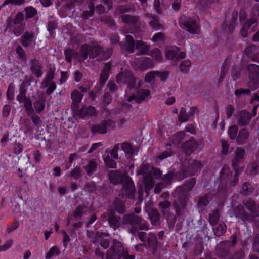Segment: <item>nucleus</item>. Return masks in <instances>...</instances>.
<instances>
[{
	"label": "nucleus",
	"instance_id": "f257e3e1",
	"mask_svg": "<svg viewBox=\"0 0 259 259\" xmlns=\"http://www.w3.org/2000/svg\"><path fill=\"white\" fill-rule=\"evenodd\" d=\"M181 27L187 30L189 33L194 34H199L201 33V28L197 22L192 19L186 20L181 18L180 20Z\"/></svg>",
	"mask_w": 259,
	"mask_h": 259
},
{
	"label": "nucleus",
	"instance_id": "f03ea898",
	"mask_svg": "<svg viewBox=\"0 0 259 259\" xmlns=\"http://www.w3.org/2000/svg\"><path fill=\"white\" fill-rule=\"evenodd\" d=\"M165 55L167 58L171 60L176 58L177 60L185 58L186 53L184 52H179V49L176 46H172L166 49Z\"/></svg>",
	"mask_w": 259,
	"mask_h": 259
},
{
	"label": "nucleus",
	"instance_id": "7ed1b4c3",
	"mask_svg": "<svg viewBox=\"0 0 259 259\" xmlns=\"http://www.w3.org/2000/svg\"><path fill=\"white\" fill-rule=\"evenodd\" d=\"M23 20V15L21 13H18L14 20L8 21L10 26H12L13 28L16 27L18 29V30L15 29L14 31L15 35L17 36L20 35L23 31V26L21 24Z\"/></svg>",
	"mask_w": 259,
	"mask_h": 259
},
{
	"label": "nucleus",
	"instance_id": "20e7f679",
	"mask_svg": "<svg viewBox=\"0 0 259 259\" xmlns=\"http://www.w3.org/2000/svg\"><path fill=\"white\" fill-rule=\"evenodd\" d=\"M114 123L111 120H108L102 122L101 124L94 126L92 131L101 134L106 133L108 130L113 128Z\"/></svg>",
	"mask_w": 259,
	"mask_h": 259
},
{
	"label": "nucleus",
	"instance_id": "39448f33",
	"mask_svg": "<svg viewBox=\"0 0 259 259\" xmlns=\"http://www.w3.org/2000/svg\"><path fill=\"white\" fill-rule=\"evenodd\" d=\"M95 114V109L92 107H84L78 112V115L80 117H83L86 115H94Z\"/></svg>",
	"mask_w": 259,
	"mask_h": 259
},
{
	"label": "nucleus",
	"instance_id": "423d86ee",
	"mask_svg": "<svg viewBox=\"0 0 259 259\" xmlns=\"http://www.w3.org/2000/svg\"><path fill=\"white\" fill-rule=\"evenodd\" d=\"M149 96V91L143 89L137 93V95L135 98V99L137 102H140L148 98Z\"/></svg>",
	"mask_w": 259,
	"mask_h": 259
},
{
	"label": "nucleus",
	"instance_id": "0eeeda50",
	"mask_svg": "<svg viewBox=\"0 0 259 259\" xmlns=\"http://www.w3.org/2000/svg\"><path fill=\"white\" fill-rule=\"evenodd\" d=\"M35 38L32 34H26L24 36L22 44L24 47L33 46L34 44Z\"/></svg>",
	"mask_w": 259,
	"mask_h": 259
},
{
	"label": "nucleus",
	"instance_id": "6e6552de",
	"mask_svg": "<svg viewBox=\"0 0 259 259\" xmlns=\"http://www.w3.org/2000/svg\"><path fill=\"white\" fill-rule=\"evenodd\" d=\"M71 96L73 101L72 107L73 108V110H74L75 108V104L81 102L82 100V95L80 93V92L75 90L72 92Z\"/></svg>",
	"mask_w": 259,
	"mask_h": 259
},
{
	"label": "nucleus",
	"instance_id": "1a4fd4ad",
	"mask_svg": "<svg viewBox=\"0 0 259 259\" xmlns=\"http://www.w3.org/2000/svg\"><path fill=\"white\" fill-rule=\"evenodd\" d=\"M122 183L124 189H132L134 188V184L131 178L128 176H125L122 179Z\"/></svg>",
	"mask_w": 259,
	"mask_h": 259
},
{
	"label": "nucleus",
	"instance_id": "9d476101",
	"mask_svg": "<svg viewBox=\"0 0 259 259\" xmlns=\"http://www.w3.org/2000/svg\"><path fill=\"white\" fill-rule=\"evenodd\" d=\"M136 48L139 51L140 54H145L147 53L148 47L143 42L137 41Z\"/></svg>",
	"mask_w": 259,
	"mask_h": 259
},
{
	"label": "nucleus",
	"instance_id": "9b49d317",
	"mask_svg": "<svg viewBox=\"0 0 259 259\" xmlns=\"http://www.w3.org/2000/svg\"><path fill=\"white\" fill-rule=\"evenodd\" d=\"M191 63L189 60H185L182 61L179 66V69L182 72H186L189 70Z\"/></svg>",
	"mask_w": 259,
	"mask_h": 259
},
{
	"label": "nucleus",
	"instance_id": "f8f14e48",
	"mask_svg": "<svg viewBox=\"0 0 259 259\" xmlns=\"http://www.w3.org/2000/svg\"><path fill=\"white\" fill-rule=\"evenodd\" d=\"M103 156L105 163L108 166L111 168L115 167L116 163L113 159L109 157V153H106Z\"/></svg>",
	"mask_w": 259,
	"mask_h": 259
},
{
	"label": "nucleus",
	"instance_id": "ddd939ff",
	"mask_svg": "<svg viewBox=\"0 0 259 259\" xmlns=\"http://www.w3.org/2000/svg\"><path fill=\"white\" fill-rule=\"evenodd\" d=\"M109 70V66L107 65L102 70L101 73L100 82L102 84H104L108 78V71Z\"/></svg>",
	"mask_w": 259,
	"mask_h": 259
},
{
	"label": "nucleus",
	"instance_id": "4468645a",
	"mask_svg": "<svg viewBox=\"0 0 259 259\" xmlns=\"http://www.w3.org/2000/svg\"><path fill=\"white\" fill-rule=\"evenodd\" d=\"M217 236H221L226 231V225L224 224H219L215 228H213Z\"/></svg>",
	"mask_w": 259,
	"mask_h": 259
},
{
	"label": "nucleus",
	"instance_id": "2eb2a0df",
	"mask_svg": "<svg viewBox=\"0 0 259 259\" xmlns=\"http://www.w3.org/2000/svg\"><path fill=\"white\" fill-rule=\"evenodd\" d=\"M164 36L161 33H157L155 34L152 38V41L159 44L164 40Z\"/></svg>",
	"mask_w": 259,
	"mask_h": 259
},
{
	"label": "nucleus",
	"instance_id": "dca6fc26",
	"mask_svg": "<svg viewBox=\"0 0 259 259\" xmlns=\"http://www.w3.org/2000/svg\"><path fill=\"white\" fill-rule=\"evenodd\" d=\"M26 15L28 18H31L34 16L37 13L36 10L33 7H27L25 9Z\"/></svg>",
	"mask_w": 259,
	"mask_h": 259
},
{
	"label": "nucleus",
	"instance_id": "f3484780",
	"mask_svg": "<svg viewBox=\"0 0 259 259\" xmlns=\"http://www.w3.org/2000/svg\"><path fill=\"white\" fill-rule=\"evenodd\" d=\"M157 75V72H150L146 74L145 80L147 82H151L154 80Z\"/></svg>",
	"mask_w": 259,
	"mask_h": 259
},
{
	"label": "nucleus",
	"instance_id": "a211bd4d",
	"mask_svg": "<svg viewBox=\"0 0 259 259\" xmlns=\"http://www.w3.org/2000/svg\"><path fill=\"white\" fill-rule=\"evenodd\" d=\"M13 244V241L11 240L7 241L4 244L0 245V252L4 251L9 249Z\"/></svg>",
	"mask_w": 259,
	"mask_h": 259
},
{
	"label": "nucleus",
	"instance_id": "6ab92c4d",
	"mask_svg": "<svg viewBox=\"0 0 259 259\" xmlns=\"http://www.w3.org/2000/svg\"><path fill=\"white\" fill-rule=\"evenodd\" d=\"M88 50L89 47L87 45H84L82 47L81 50V54L82 55V57L79 59V61L84 60L87 58Z\"/></svg>",
	"mask_w": 259,
	"mask_h": 259
},
{
	"label": "nucleus",
	"instance_id": "aec40b11",
	"mask_svg": "<svg viewBox=\"0 0 259 259\" xmlns=\"http://www.w3.org/2000/svg\"><path fill=\"white\" fill-rule=\"evenodd\" d=\"M151 56L156 60L160 61L162 59L161 54L158 49L154 50L151 53Z\"/></svg>",
	"mask_w": 259,
	"mask_h": 259
},
{
	"label": "nucleus",
	"instance_id": "412c9836",
	"mask_svg": "<svg viewBox=\"0 0 259 259\" xmlns=\"http://www.w3.org/2000/svg\"><path fill=\"white\" fill-rule=\"evenodd\" d=\"M151 20L150 21V25L154 29H158L160 28V24L158 20L155 18H151Z\"/></svg>",
	"mask_w": 259,
	"mask_h": 259
},
{
	"label": "nucleus",
	"instance_id": "4be33fe9",
	"mask_svg": "<svg viewBox=\"0 0 259 259\" xmlns=\"http://www.w3.org/2000/svg\"><path fill=\"white\" fill-rule=\"evenodd\" d=\"M32 70L37 76L40 75V67L37 62H35L34 65H32Z\"/></svg>",
	"mask_w": 259,
	"mask_h": 259
},
{
	"label": "nucleus",
	"instance_id": "5701e85b",
	"mask_svg": "<svg viewBox=\"0 0 259 259\" xmlns=\"http://www.w3.org/2000/svg\"><path fill=\"white\" fill-rule=\"evenodd\" d=\"M237 128L236 126H232L229 129V134L230 138L234 139L237 134Z\"/></svg>",
	"mask_w": 259,
	"mask_h": 259
},
{
	"label": "nucleus",
	"instance_id": "b1692460",
	"mask_svg": "<svg viewBox=\"0 0 259 259\" xmlns=\"http://www.w3.org/2000/svg\"><path fill=\"white\" fill-rule=\"evenodd\" d=\"M255 22V20L252 22L254 23ZM252 23H251L250 22H246L243 25V29L241 31V34L244 36V37H245L246 35H247V31H246V29L248 28H249V27L250 26V25H251Z\"/></svg>",
	"mask_w": 259,
	"mask_h": 259
},
{
	"label": "nucleus",
	"instance_id": "393cba45",
	"mask_svg": "<svg viewBox=\"0 0 259 259\" xmlns=\"http://www.w3.org/2000/svg\"><path fill=\"white\" fill-rule=\"evenodd\" d=\"M122 20L125 23H135L136 20L135 18H131L128 15H124L122 16Z\"/></svg>",
	"mask_w": 259,
	"mask_h": 259
},
{
	"label": "nucleus",
	"instance_id": "a878e982",
	"mask_svg": "<svg viewBox=\"0 0 259 259\" xmlns=\"http://www.w3.org/2000/svg\"><path fill=\"white\" fill-rule=\"evenodd\" d=\"M23 151V146L20 143H16L14 145V152L16 154H20Z\"/></svg>",
	"mask_w": 259,
	"mask_h": 259
},
{
	"label": "nucleus",
	"instance_id": "bb28decb",
	"mask_svg": "<svg viewBox=\"0 0 259 259\" xmlns=\"http://www.w3.org/2000/svg\"><path fill=\"white\" fill-rule=\"evenodd\" d=\"M122 148L123 150L127 153H130L132 152V149L131 145L127 143H124L122 145Z\"/></svg>",
	"mask_w": 259,
	"mask_h": 259
},
{
	"label": "nucleus",
	"instance_id": "cd10ccee",
	"mask_svg": "<svg viewBox=\"0 0 259 259\" xmlns=\"http://www.w3.org/2000/svg\"><path fill=\"white\" fill-rule=\"evenodd\" d=\"M14 88L13 85L11 84L7 91V97L9 99H12L14 97Z\"/></svg>",
	"mask_w": 259,
	"mask_h": 259
},
{
	"label": "nucleus",
	"instance_id": "c85d7f7f",
	"mask_svg": "<svg viewBox=\"0 0 259 259\" xmlns=\"http://www.w3.org/2000/svg\"><path fill=\"white\" fill-rule=\"evenodd\" d=\"M221 144L222 146V151L224 154H226L228 153L229 146L227 142L224 140H221Z\"/></svg>",
	"mask_w": 259,
	"mask_h": 259
},
{
	"label": "nucleus",
	"instance_id": "c756f323",
	"mask_svg": "<svg viewBox=\"0 0 259 259\" xmlns=\"http://www.w3.org/2000/svg\"><path fill=\"white\" fill-rule=\"evenodd\" d=\"M96 167V164L94 162H90L86 167V170L88 174L91 173Z\"/></svg>",
	"mask_w": 259,
	"mask_h": 259
},
{
	"label": "nucleus",
	"instance_id": "7c9ffc66",
	"mask_svg": "<svg viewBox=\"0 0 259 259\" xmlns=\"http://www.w3.org/2000/svg\"><path fill=\"white\" fill-rule=\"evenodd\" d=\"M58 253L57 249L55 247H52L49 252L47 254V258H49L52 257L53 255L57 254Z\"/></svg>",
	"mask_w": 259,
	"mask_h": 259
},
{
	"label": "nucleus",
	"instance_id": "2f4dec72",
	"mask_svg": "<svg viewBox=\"0 0 259 259\" xmlns=\"http://www.w3.org/2000/svg\"><path fill=\"white\" fill-rule=\"evenodd\" d=\"M157 72V75H156V76L159 77L161 80H164L167 77L168 73L166 72Z\"/></svg>",
	"mask_w": 259,
	"mask_h": 259
},
{
	"label": "nucleus",
	"instance_id": "473e14b6",
	"mask_svg": "<svg viewBox=\"0 0 259 259\" xmlns=\"http://www.w3.org/2000/svg\"><path fill=\"white\" fill-rule=\"evenodd\" d=\"M65 53L67 61L70 62L71 60V56L74 55L72 51L71 50L68 49L65 51Z\"/></svg>",
	"mask_w": 259,
	"mask_h": 259
},
{
	"label": "nucleus",
	"instance_id": "72a5a7b5",
	"mask_svg": "<svg viewBox=\"0 0 259 259\" xmlns=\"http://www.w3.org/2000/svg\"><path fill=\"white\" fill-rule=\"evenodd\" d=\"M18 227V223L17 222H15L13 223L8 228V231L9 232H11L15 229H16Z\"/></svg>",
	"mask_w": 259,
	"mask_h": 259
},
{
	"label": "nucleus",
	"instance_id": "f704fd0d",
	"mask_svg": "<svg viewBox=\"0 0 259 259\" xmlns=\"http://www.w3.org/2000/svg\"><path fill=\"white\" fill-rule=\"evenodd\" d=\"M111 100V95L109 94H106L105 95L103 102L105 104H108Z\"/></svg>",
	"mask_w": 259,
	"mask_h": 259
},
{
	"label": "nucleus",
	"instance_id": "c9c22d12",
	"mask_svg": "<svg viewBox=\"0 0 259 259\" xmlns=\"http://www.w3.org/2000/svg\"><path fill=\"white\" fill-rule=\"evenodd\" d=\"M16 52L20 57L23 58L24 57L25 53H24V52L23 49L21 47H17L16 49Z\"/></svg>",
	"mask_w": 259,
	"mask_h": 259
},
{
	"label": "nucleus",
	"instance_id": "e433bc0d",
	"mask_svg": "<svg viewBox=\"0 0 259 259\" xmlns=\"http://www.w3.org/2000/svg\"><path fill=\"white\" fill-rule=\"evenodd\" d=\"M181 3V0H175L174 3H172V7L174 9L178 10L180 7Z\"/></svg>",
	"mask_w": 259,
	"mask_h": 259
},
{
	"label": "nucleus",
	"instance_id": "4c0bfd02",
	"mask_svg": "<svg viewBox=\"0 0 259 259\" xmlns=\"http://www.w3.org/2000/svg\"><path fill=\"white\" fill-rule=\"evenodd\" d=\"M112 158L116 159L117 158V148L115 147L110 154Z\"/></svg>",
	"mask_w": 259,
	"mask_h": 259
},
{
	"label": "nucleus",
	"instance_id": "58836bf2",
	"mask_svg": "<svg viewBox=\"0 0 259 259\" xmlns=\"http://www.w3.org/2000/svg\"><path fill=\"white\" fill-rule=\"evenodd\" d=\"M35 109L38 111H41L44 108V105L42 103H39L35 106Z\"/></svg>",
	"mask_w": 259,
	"mask_h": 259
},
{
	"label": "nucleus",
	"instance_id": "ea45409f",
	"mask_svg": "<svg viewBox=\"0 0 259 259\" xmlns=\"http://www.w3.org/2000/svg\"><path fill=\"white\" fill-rule=\"evenodd\" d=\"M10 110V108L9 106H5V107L3 108V115L5 116H8L9 114Z\"/></svg>",
	"mask_w": 259,
	"mask_h": 259
},
{
	"label": "nucleus",
	"instance_id": "a19ab883",
	"mask_svg": "<svg viewBox=\"0 0 259 259\" xmlns=\"http://www.w3.org/2000/svg\"><path fill=\"white\" fill-rule=\"evenodd\" d=\"M55 88H56L55 85L53 83H51L49 84V86L47 89V93L48 94L51 93L53 90H54L55 89Z\"/></svg>",
	"mask_w": 259,
	"mask_h": 259
},
{
	"label": "nucleus",
	"instance_id": "79ce46f5",
	"mask_svg": "<svg viewBox=\"0 0 259 259\" xmlns=\"http://www.w3.org/2000/svg\"><path fill=\"white\" fill-rule=\"evenodd\" d=\"M244 151L242 149H239L237 150L236 157L238 159L241 158L243 157Z\"/></svg>",
	"mask_w": 259,
	"mask_h": 259
},
{
	"label": "nucleus",
	"instance_id": "37998d69",
	"mask_svg": "<svg viewBox=\"0 0 259 259\" xmlns=\"http://www.w3.org/2000/svg\"><path fill=\"white\" fill-rule=\"evenodd\" d=\"M175 102V98L174 97H171L166 100V104L167 105H171Z\"/></svg>",
	"mask_w": 259,
	"mask_h": 259
},
{
	"label": "nucleus",
	"instance_id": "c03bdc74",
	"mask_svg": "<svg viewBox=\"0 0 259 259\" xmlns=\"http://www.w3.org/2000/svg\"><path fill=\"white\" fill-rule=\"evenodd\" d=\"M34 124L36 125L39 124V123L41 122V120L40 118L38 116H34L32 118Z\"/></svg>",
	"mask_w": 259,
	"mask_h": 259
},
{
	"label": "nucleus",
	"instance_id": "a18cd8bd",
	"mask_svg": "<svg viewBox=\"0 0 259 259\" xmlns=\"http://www.w3.org/2000/svg\"><path fill=\"white\" fill-rule=\"evenodd\" d=\"M25 97V94L24 93H21V94L17 97V100L21 102L24 101V99Z\"/></svg>",
	"mask_w": 259,
	"mask_h": 259
},
{
	"label": "nucleus",
	"instance_id": "49530a36",
	"mask_svg": "<svg viewBox=\"0 0 259 259\" xmlns=\"http://www.w3.org/2000/svg\"><path fill=\"white\" fill-rule=\"evenodd\" d=\"M42 5L45 7H48L50 5V0H40Z\"/></svg>",
	"mask_w": 259,
	"mask_h": 259
},
{
	"label": "nucleus",
	"instance_id": "de8ad7c7",
	"mask_svg": "<svg viewBox=\"0 0 259 259\" xmlns=\"http://www.w3.org/2000/svg\"><path fill=\"white\" fill-rule=\"evenodd\" d=\"M75 80L76 82H78L80 81L81 78V75L80 73L78 72H76L75 73Z\"/></svg>",
	"mask_w": 259,
	"mask_h": 259
},
{
	"label": "nucleus",
	"instance_id": "09e8293b",
	"mask_svg": "<svg viewBox=\"0 0 259 259\" xmlns=\"http://www.w3.org/2000/svg\"><path fill=\"white\" fill-rule=\"evenodd\" d=\"M100 145H101L100 143H95V144H93L92 145L91 147L90 148L89 152H92L94 150H95V149L98 148Z\"/></svg>",
	"mask_w": 259,
	"mask_h": 259
},
{
	"label": "nucleus",
	"instance_id": "8fccbe9b",
	"mask_svg": "<svg viewBox=\"0 0 259 259\" xmlns=\"http://www.w3.org/2000/svg\"><path fill=\"white\" fill-rule=\"evenodd\" d=\"M67 78V75L66 73H61V82L63 83L66 81Z\"/></svg>",
	"mask_w": 259,
	"mask_h": 259
},
{
	"label": "nucleus",
	"instance_id": "3c124183",
	"mask_svg": "<svg viewBox=\"0 0 259 259\" xmlns=\"http://www.w3.org/2000/svg\"><path fill=\"white\" fill-rule=\"evenodd\" d=\"M53 175L58 176L60 174V169L58 167L54 168L53 169Z\"/></svg>",
	"mask_w": 259,
	"mask_h": 259
},
{
	"label": "nucleus",
	"instance_id": "603ef678",
	"mask_svg": "<svg viewBox=\"0 0 259 259\" xmlns=\"http://www.w3.org/2000/svg\"><path fill=\"white\" fill-rule=\"evenodd\" d=\"M111 0H106V2L105 3V7H106L107 9H109L111 8Z\"/></svg>",
	"mask_w": 259,
	"mask_h": 259
},
{
	"label": "nucleus",
	"instance_id": "864d4df0",
	"mask_svg": "<svg viewBox=\"0 0 259 259\" xmlns=\"http://www.w3.org/2000/svg\"><path fill=\"white\" fill-rule=\"evenodd\" d=\"M126 39L127 42H128V44L129 45H131L133 44V37L131 35H127L126 37Z\"/></svg>",
	"mask_w": 259,
	"mask_h": 259
},
{
	"label": "nucleus",
	"instance_id": "5fc2aeb1",
	"mask_svg": "<svg viewBox=\"0 0 259 259\" xmlns=\"http://www.w3.org/2000/svg\"><path fill=\"white\" fill-rule=\"evenodd\" d=\"M79 168H76L75 169L74 171L72 172V176L76 178L78 176V175L79 174Z\"/></svg>",
	"mask_w": 259,
	"mask_h": 259
},
{
	"label": "nucleus",
	"instance_id": "6e6d98bb",
	"mask_svg": "<svg viewBox=\"0 0 259 259\" xmlns=\"http://www.w3.org/2000/svg\"><path fill=\"white\" fill-rule=\"evenodd\" d=\"M233 111V107L231 106L227 107V114L228 116H229L231 115L232 112Z\"/></svg>",
	"mask_w": 259,
	"mask_h": 259
},
{
	"label": "nucleus",
	"instance_id": "4d7b16f0",
	"mask_svg": "<svg viewBox=\"0 0 259 259\" xmlns=\"http://www.w3.org/2000/svg\"><path fill=\"white\" fill-rule=\"evenodd\" d=\"M30 255H31L30 251H29V250H27L24 253V258L25 259H28V258H29L30 257Z\"/></svg>",
	"mask_w": 259,
	"mask_h": 259
},
{
	"label": "nucleus",
	"instance_id": "13d9d810",
	"mask_svg": "<svg viewBox=\"0 0 259 259\" xmlns=\"http://www.w3.org/2000/svg\"><path fill=\"white\" fill-rule=\"evenodd\" d=\"M77 157V155L75 154H72L70 155L69 158V161L70 163H71L74 159H75Z\"/></svg>",
	"mask_w": 259,
	"mask_h": 259
},
{
	"label": "nucleus",
	"instance_id": "bf43d9fd",
	"mask_svg": "<svg viewBox=\"0 0 259 259\" xmlns=\"http://www.w3.org/2000/svg\"><path fill=\"white\" fill-rule=\"evenodd\" d=\"M248 93V91H245V90H236L235 91V94L236 95H238L239 94H242V93Z\"/></svg>",
	"mask_w": 259,
	"mask_h": 259
},
{
	"label": "nucleus",
	"instance_id": "052dcab7",
	"mask_svg": "<svg viewBox=\"0 0 259 259\" xmlns=\"http://www.w3.org/2000/svg\"><path fill=\"white\" fill-rule=\"evenodd\" d=\"M24 105L27 109L31 105V103L28 100L24 101Z\"/></svg>",
	"mask_w": 259,
	"mask_h": 259
},
{
	"label": "nucleus",
	"instance_id": "680f3d73",
	"mask_svg": "<svg viewBox=\"0 0 259 259\" xmlns=\"http://www.w3.org/2000/svg\"><path fill=\"white\" fill-rule=\"evenodd\" d=\"M63 239L64 242L69 241V237L66 233H64Z\"/></svg>",
	"mask_w": 259,
	"mask_h": 259
},
{
	"label": "nucleus",
	"instance_id": "e2e57ef3",
	"mask_svg": "<svg viewBox=\"0 0 259 259\" xmlns=\"http://www.w3.org/2000/svg\"><path fill=\"white\" fill-rule=\"evenodd\" d=\"M253 39L255 41H259V32L254 36Z\"/></svg>",
	"mask_w": 259,
	"mask_h": 259
},
{
	"label": "nucleus",
	"instance_id": "0e129e2a",
	"mask_svg": "<svg viewBox=\"0 0 259 259\" xmlns=\"http://www.w3.org/2000/svg\"><path fill=\"white\" fill-rule=\"evenodd\" d=\"M122 75V74L119 73L117 76V81L118 82H120L121 81V79H120V77H121Z\"/></svg>",
	"mask_w": 259,
	"mask_h": 259
},
{
	"label": "nucleus",
	"instance_id": "69168bd1",
	"mask_svg": "<svg viewBox=\"0 0 259 259\" xmlns=\"http://www.w3.org/2000/svg\"><path fill=\"white\" fill-rule=\"evenodd\" d=\"M50 234H51V232H47L45 233V239H48V238H49Z\"/></svg>",
	"mask_w": 259,
	"mask_h": 259
},
{
	"label": "nucleus",
	"instance_id": "338daca9",
	"mask_svg": "<svg viewBox=\"0 0 259 259\" xmlns=\"http://www.w3.org/2000/svg\"><path fill=\"white\" fill-rule=\"evenodd\" d=\"M101 245L105 248H107L108 246V242H106V243L104 244L103 242L101 243Z\"/></svg>",
	"mask_w": 259,
	"mask_h": 259
},
{
	"label": "nucleus",
	"instance_id": "774afa93",
	"mask_svg": "<svg viewBox=\"0 0 259 259\" xmlns=\"http://www.w3.org/2000/svg\"><path fill=\"white\" fill-rule=\"evenodd\" d=\"M224 126H225V124H224V122H222L220 123V126L222 130H224Z\"/></svg>",
	"mask_w": 259,
	"mask_h": 259
}]
</instances>
